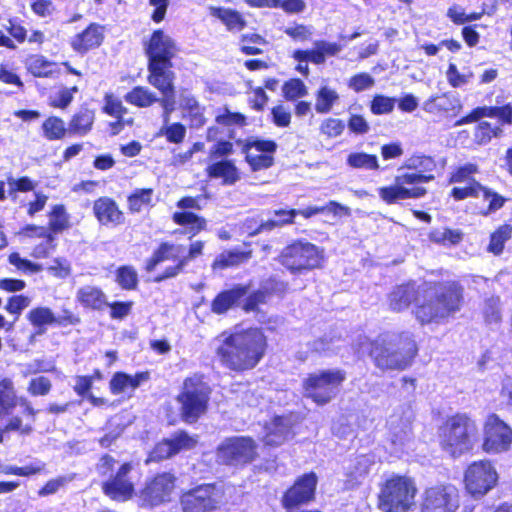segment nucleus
<instances>
[{
	"mask_svg": "<svg viewBox=\"0 0 512 512\" xmlns=\"http://www.w3.org/2000/svg\"><path fill=\"white\" fill-rule=\"evenodd\" d=\"M216 355L227 368L235 371L252 369L263 357L266 338L259 329L221 334L217 340Z\"/></svg>",
	"mask_w": 512,
	"mask_h": 512,
	"instance_id": "nucleus-1",
	"label": "nucleus"
},
{
	"mask_svg": "<svg viewBox=\"0 0 512 512\" xmlns=\"http://www.w3.org/2000/svg\"><path fill=\"white\" fill-rule=\"evenodd\" d=\"M417 345L411 333L403 332L389 338L379 337L370 341L360 337L356 344L359 357L370 355L374 364L382 370H404L412 364Z\"/></svg>",
	"mask_w": 512,
	"mask_h": 512,
	"instance_id": "nucleus-2",
	"label": "nucleus"
},
{
	"mask_svg": "<svg viewBox=\"0 0 512 512\" xmlns=\"http://www.w3.org/2000/svg\"><path fill=\"white\" fill-rule=\"evenodd\" d=\"M463 289L455 282L438 284L424 290L423 300L415 308L416 319L421 324L440 323L460 310Z\"/></svg>",
	"mask_w": 512,
	"mask_h": 512,
	"instance_id": "nucleus-3",
	"label": "nucleus"
},
{
	"mask_svg": "<svg viewBox=\"0 0 512 512\" xmlns=\"http://www.w3.org/2000/svg\"><path fill=\"white\" fill-rule=\"evenodd\" d=\"M476 422L465 414L449 418L441 429L440 444L453 457L470 451L477 439Z\"/></svg>",
	"mask_w": 512,
	"mask_h": 512,
	"instance_id": "nucleus-4",
	"label": "nucleus"
},
{
	"mask_svg": "<svg viewBox=\"0 0 512 512\" xmlns=\"http://www.w3.org/2000/svg\"><path fill=\"white\" fill-rule=\"evenodd\" d=\"M417 488L406 476H392L380 487L378 507L383 512H408L415 504Z\"/></svg>",
	"mask_w": 512,
	"mask_h": 512,
	"instance_id": "nucleus-5",
	"label": "nucleus"
},
{
	"mask_svg": "<svg viewBox=\"0 0 512 512\" xmlns=\"http://www.w3.org/2000/svg\"><path fill=\"white\" fill-rule=\"evenodd\" d=\"M209 398L210 389L202 376L194 375L186 378L182 392L177 396L184 421L188 423L197 421L206 412Z\"/></svg>",
	"mask_w": 512,
	"mask_h": 512,
	"instance_id": "nucleus-6",
	"label": "nucleus"
},
{
	"mask_svg": "<svg viewBox=\"0 0 512 512\" xmlns=\"http://www.w3.org/2000/svg\"><path fill=\"white\" fill-rule=\"evenodd\" d=\"M324 251L316 245L298 240L286 246L280 256L279 262L291 273H302L321 266Z\"/></svg>",
	"mask_w": 512,
	"mask_h": 512,
	"instance_id": "nucleus-7",
	"label": "nucleus"
},
{
	"mask_svg": "<svg viewBox=\"0 0 512 512\" xmlns=\"http://www.w3.org/2000/svg\"><path fill=\"white\" fill-rule=\"evenodd\" d=\"M345 374L341 370H323L309 374L303 381V393L319 405L330 402L338 393Z\"/></svg>",
	"mask_w": 512,
	"mask_h": 512,
	"instance_id": "nucleus-8",
	"label": "nucleus"
},
{
	"mask_svg": "<svg viewBox=\"0 0 512 512\" xmlns=\"http://www.w3.org/2000/svg\"><path fill=\"white\" fill-rule=\"evenodd\" d=\"M433 179V175L402 173L395 177L392 185L379 187L377 191L379 197L386 204H394L399 200L415 199L424 196L426 189L418 185Z\"/></svg>",
	"mask_w": 512,
	"mask_h": 512,
	"instance_id": "nucleus-9",
	"label": "nucleus"
},
{
	"mask_svg": "<svg viewBox=\"0 0 512 512\" xmlns=\"http://www.w3.org/2000/svg\"><path fill=\"white\" fill-rule=\"evenodd\" d=\"M511 446L512 428L498 415H488L483 425V451L500 454L509 451Z\"/></svg>",
	"mask_w": 512,
	"mask_h": 512,
	"instance_id": "nucleus-10",
	"label": "nucleus"
},
{
	"mask_svg": "<svg viewBox=\"0 0 512 512\" xmlns=\"http://www.w3.org/2000/svg\"><path fill=\"white\" fill-rule=\"evenodd\" d=\"M223 503V492L214 484H204L183 494V512H213Z\"/></svg>",
	"mask_w": 512,
	"mask_h": 512,
	"instance_id": "nucleus-11",
	"label": "nucleus"
},
{
	"mask_svg": "<svg viewBox=\"0 0 512 512\" xmlns=\"http://www.w3.org/2000/svg\"><path fill=\"white\" fill-rule=\"evenodd\" d=\"M458 507L457 489L453 485H437L424 491L420 512H455Z\"/></svg>",
	"mask_w": 512,
	"mask_h": 512,
	"instance_id": "nucleus-12",
	"label": "nucleus"
},
{
	"mask_svg": "<svg viewBox=\"0 0 512 512\" xmlns=\"http://www.w3.org/2000/svg\"><path fill=\"white\" fill-rule=\"evenodd\" d=\"M498 474L489 461H477L468 466L464 482L467 491L473 496H483L497 483Z\"/></svg>",
	"mask_w": 512,
	"mask_h": 512,
	"instance_id": "nucleus-13",
	"label": "nucleus"
},
{
	"mask_svg": "<svg viewBox=\"0 0 512 512\" xmlns=\"http://www.w3.org/2000/svg\"><path fill=\"white\" fill-rule=\"evenodd\" d=\"M276 150L277 144L274 141L259 138H249L242 145L245 160L253 171L270 168Z\"/></svg>",
	"mask_w": 512,
	"mask_h": 512,
	"instance_id": "nucleus-14",
	"label": "nucleus"
},
{
	"mask_svg": "<svg viewBox=\"0 0 512 512\" xmlns=\"http://www.w3.org/2000/svg\"><path fill=\"white\" fill-rule=\"evenodd\" d=\"M256 445L249 437H231L218 447L217 457L225 464L246 463L254 459Z\"/></svg>",
	"mask_w": 512,
	"mask_h": 512,
	"instance_id": "nucleus-15",
	"label": "nucleus"
},
{
	"mask_svg": "<svg viewBox=\"0 0 512 512\" xmlns=\"http://www.w3.org/2000/svg\"><path fill=\"white\" fill-rule=\"evenodd\" d=\"M175 477L167 472L156 475L140 490L138 497L141 506H156L168 501L174 489Z\"/></svg>",
	"mask_w": 512,
	"mask_h": 512,
	"instance_id": "nucleus-16",
	"label": "nucleus"
},
{
	"mask_svg": "<svg viewBox=\"0 0 512 512\" xmlns=\"http://www.w3.org/2000/svg\"><path fill=\"white\" fill-rule=\"evenodd\" d=\"M413 412L410 407H401L388 419L389 437L394 447L393 452L399 453L410 442L412 436Z\"/></svg>",
	"mask_w": 512,
	"mask_h": 512,
	"instance_id": "nucleus-17",
	"label": "nucleus"
},
{
	"mask_svg": "<svg viewBox=\"0 0 512 512\" xmlns=\"http://www.w3.org/2000/svg\"><path fill=\"white\" fill-rule=\"evenodd\" d=\"M466 184L467 187H454L451 191V196L458 201L469 197H482L485 201L489 202L487 209L481 212L484 216H488L496 212L502 208L506 202V199L503 196L482 186L479 182H470Z\"/></svg>",
	"mask_w": 512,
	"mask_h": 512,
	"instance_id": "nucleus-18",
	"label": "nucleus"
},
{
	"mask_svg": "<svg viewBox=\"0 0 512 512\" xmlns=\"http://www.w3.org/2000/svg\"><path fill=\"white\" fill-rule=\"evenodd\" d=\"M148 64H172L177 52L174 40L162 30L153 32L146 48Z\"/></svg>",
	"mask_w": 512,
	"mask_h": 512,
	"instance_id": "nucleus-19",
	"label": "nucleus"
},
{
	"mask_svg": "<svg viewBox=\"0 0 512 512\" xmlns=\"http://www.w3.org/2000/svg\"><path fill=\"white\" fill-rule=\"evenodd\" d=\"M317 484V477L314 473L305 474L285 493L283 506L293 508L313 499Z\"/></svg>",
	"mask_w": 512,
	"mask_h": 512,
	"instance_id": "nucleus-20",
	"label": "nucleus"
},
{
	"mask_svg": "<svg viewBox=\"0 0 512 512\" xmlns=\"http://www.w3.org/2000/svg\"><path fill=\"white\" fill-rule=\"evenodd\" d=\"M131 470V464L124 463L113 478L103 483L102 489L104 494L116 501L130 499L134 493V485L127 478V475Z\"/></svg>",
	"mask_w": 512,
	"mask_h": 512,
	"instance_id": "nucleus-21",
	"label": "nucleus"
},
{
	"mask_svg": "<svg viewBox=\"0 0 512 512\" xmlns=\"http://www.w3.org/2000/svg\"><path fill=\"white\" fill-rule=\"evenodd\" d=\"M197 443V440L185 432H179L170 439H165L158 443L149 455L148 462L161 461L167 459L181 450L191 449Z\"/></svg>",
	"mask_w": 512,
	"mask_h": 512,
	"instance_id": "nucleus-22",
	"label": "nucleus"
},
{
	"mask_svg": "<svg viewBox=\"0 0 512 512\" xmlns=\"http://www.w3.org/2000/svg\"><path fill=\"white\" fill-rule=\"evenodd\" d=\"M172 66V64H148V82L161 94L175 92V74L171 70Z\"/></svg>",
	"mask_w": 512,
	"mask_h": 512,
	"instance_id": "nucleus-23",
	"label": "nucleus"
},
{
	"mask_svg": "<svg viewBox=\"0 0 512 512\" xmlns=\"http://www.w3.org/2000/svg\"><path fill=\"white\" fill-rule=\"evenodd\" d=\"M148 379V372L136 373L133 376L123 372H116L110 380L109 388L111 393L114 395L133 392Z\"/></svg>",
	"mask_w": 512,
	"mask_h": 512,
	"instance_id": "nucleus-24",
	"label": "nucleus"
},
{
	"mask_svg": "<svg viewBox=\"0 0 512 512\" xmlns=\"http://www.w3.org/2000/svg\"><path fill=\"white\" fill-rule=\"evenodd\" d=\"M291 436V421L286 417H275L265 426L264 443L279 446Z\"/></svg>",
	"mask_w": 512,
	"mask_h": 512,
	"instance_id": "nucleus-25",
	"label": "nucleus"
},
{
	"mask_svg": "<svg viewBox=\"0 0 512 512\" xmlns=\"http://www.w3.org/2000/svg\"><path fill=\"white\" fill-rule=\"evenodd\" d=\"M102 40L103 32L101 26L90 24L84 31L72 38L71 46L75 51L85 53L90 49L98 47Z\"/></svg>",
	"mask_w": 512,
	"mask_h": 512,
	"instance_id": "nucleus-26",
	"label": "nucleus"
},
{
	"mask_svg": "<svg viewBox=\"0 0 512 512\" xmlns=\"http://www.w3.org/2000/svg\"><path fill=\"white\" fill-rule=\"evenodd\" d=\"M206 173L210 178L221 179L224 185H233L240 179V173L232 160H220L209 164Z\"/></svg>",
	"mask_w": 512,
	"mask_h": 512,
	"instance_id": "nucleus-27",
	"label": "nucleus"
},
{
	"mask_svg": "<svg viewBox=\"0 0 512 512\" xmlns=\"http://www.w3.org/2000/svg\"><path fill=\"white\" fill-rule=\"evenodd\" d=\"M185 247L181 244L163 242L154 251L152 257L147 261L146 270L151 272L155 267L164 261L173 260L177 263L183 257Z\"/></svg>",
	"mask_w": 512,
	"mask_h": 512,
	"instance_id": "nucleus-28",
	"label": "nucleus"
},
{
	"mask_svg": "<svg viewBox=\"0 0 512 512\" xmlns=\"http://www.w3.org/2000/svg\"><path fill=\"white\" fill-rule=\"evenodd\" d=\"M460 108V102L457 97L450 94H442L430 97L424 102L423 109L436 116H444L449 113H455Z\"/></svg>",
	"mask_w": 512,
	"mask_h": 512,
	"instance_id": "nucleus-29",
	"label": "nucleus"
},
{
	"mask_svg": "<svg viewBox=\"0 0 512 512\" xmlns=\"http://www.w3.org/2000/svg\"><path fill=\"white\" fill-rule=\"evenodd\" d=\"M93 210L100 223L104 225H119L123 222V213L114 201L109 198H100L95 201Z\"/></svg>",
	"mask_w": 512,
	"mask_h": 512,
	"instance_id": "nucleus-30",
	"label": "nucleus"
},
{
	"mask_svg": "<svg viewBox=\"0 0 512 512\" xmlns=\"http://www.w3.org/2000/svg\"><path fill=\"white\" fill-rule=\"evenodd\" d=\"M76 300L84 308L102 310L108 305L105 293L98 287L85 285L76 292Z\"/></svg>",
	"mask_w": 512,
	"mask_h": 512,
	"instance_id": "nucleus-31",
	"label": "nucleus"
},
{
	"mask_svg": "<svg viewBox=\"0 0 512 512\" xmlns=\"http://www.w3.org/2000/svg\"><path fill=\"white\" fill-rule=\"evenodd\" d=\"M245 286L237 285L230 290L219 293L212 302L211 310L216 314H223L233 307L241 298L247 295Z\"/></svg>",
	"mask_w": 512,
	"mask_h": 512,
	"instance_id": "nucleus-32",
	"label": "nucleus"
},
{
	"mask_svg": "<svg viewBox=\"0 0 512 512\" xmlns=\"http://www.w3.org/2000/svg\"><path fill=\"white\" fill-rule=\"evenodd\" d=\"M205 243L203 241H194L191 243L189 247V251L187 255L183 254V257L179 260V262L174 265L167 267L162 275H159L155 281L160 282L168 278H172L177 276L180 272L183 271L185 266L188 264L190 260L197 258L202 255Z\"/></svg>",
	"mask_w": 512,
	"mask_h": 512,
	"instance_id": "nucleus-33",
	"label": "nucleus"
},
{
	"mask_svg": "<svg viewBox=\"0 0 512 512\" xmlns=\"http://www.w3.org/2000/svg\"><path fill=\"white\" fill-rule=\"evenodd\" d=\"M416 289L414 284L400 285L389 295V307L391 310L400 312L409 307L415 299Z\"/></svg>",
	"mask_w": 512,
	"mask_h": 512,
	"instance_id": "nucleus-34",
	"label": "nucleus"
},
{
	"mask_svg": "<svg viewBox=\"0 0 512 512\" xmlns=\"http://www.w3.org/2000/svg\"><path fill=\"white\" fill-rule=\"evenodd\" d=\"M209 12L211 16L218 18L229 31L239 32L246 25L242 15L235 10L211 6Z\"/></svg>",
	"mask_w": 512,
	"mask_h": 512,
	"instance_id": "nucleus-35",
	"label": "nucleus"
},
{
	"mask_svg": "<svg viewBox=\"0 0 512 512\" xmlns=\"http://www.w3.org/2000/svg\"><path fill=\"white\" fill-rule=\"evenodd\" d=\"M55 247V236L43 227L34 226V257L48 256Z\"/></svg>",
	"mask_w": 512,
	"mask_h": 512,
	"instance_id": "nucleus-36",
	"label": "nucleus"
},
{
	"mask_svg": "<svg viewBox=\"0 0 512 512\" xmlns=\"http://www.w3.org/2000/svg\"><path fill=\"white\" fill-rule=\"evenodd\" d=\"M17 405L13 382L9 378L0 379V418L10 415Z\"/></svg>",
	"mask_w": 512,
	"mask_h": 512,
	"instance_id": "nucleus-37",
	"label": "nucleus"
},
{
	"mask_svg": "<svg viewBox=\"0 0 512 512\" xmlns=\"http://www.w3.org/2000/svg\"><path fill=\"white\" fill-rule=\"evenodd\" d=\"M71 227L70 216L63 205H55L48 215V232L53 235Z\"/></svg>",
	"mask_w": 512,
	"mask_h": 512,
	"instance_id": "nucleus-38",
	"label": "nucleus"
},
{
	"mask_svg": "<svg viewBox=\"0 0 512 512\" xmlns=\"http://www.w3.org/2000/svg\"><path fill=\"white\" fill-rule=\"evenodd\" d=\"M219 127H210L207 130V140L216 143L209 150V160L213 161L218 158L227 157L233 152V144L218 138Z\"/></svg>",
	"mask_w": 512,
	"mask_h": 512,
	"instance_id": "nucleus-39",
	"label": "nucleus"
},
{
	"mask_svg": "<svg viewBox=\"0 0 512 512\" xmlns=\"http://www.w3.org/2000/svg\"><path fill=\"white\" fill-rule=\"evenodd\" d=\"M94 122V112L87 108H81L75 115H73L68 131L77 135L87 134Z\"/></svg>",
	"mask_w": 512,
	"mask_h": 512,
	"instance_id": "nucleus-40",
	"label": "nucleus"
},
{
	"mask_svg": "<svg viewBox=\"0 0 512 512\" xmlns=\"http://www.w3.org/2000/svg\"><path fill=\"white\" fill-rule=\"evenodd\" d=\"M251 257V251L244 252L239 250L224 251L216 257L212 264V268L225 269L228 267L239 265L247 261Z\"/></svg>",
	"mask_w": 512,
	"mask_h": 512,
	"instance_id": "nucleus-41",
	"label": "nucleus"
},
{
	"mask_svg": "<svg viewBox=\"0 0 512 512\" xmlns=\"http://www.w3.org/2000/svg\"><path fill=\"white\" fill-rule=\"evenodd\" d=\"M173 221L178 225L188 226L187 233L190 234V238L204 230L206 226L205 219L192 212H176L173 214Z\"/></svg>",
	"mask_w": 512,
	"mask_h": 512,
	"instance_id": "nucleus-42",
	"label": "nucleus"
},
{
	"mask_svg": "<svg viewBox=\"0 0 512 512\" xmlns=\"http://www.w3.org/2000/svg\"><path fill=\"white\" fill-rule=\"evenodd\" d=\"M126 102L138 107H149L158 102L156 95L148 88L137 86L125 95Z\"/></svg>",
	"mask_w": 512,
	"mask_h": 512,
	"instance_id": "nucleus-43",
	"label": "nucleus"
},
{
	"mask_svg": "<svg viewBox=\"0 0 512 512\" xmlns=\"http://www.w3.org/2000/svg\"><path fill=\"white\" fill-rule=\"evenodd\" d=\"M338 99L339 95L334 89L323 86L317 92L315 110L322 114L328 113Z\"/></svg>",
	"mask_w": 512,
	"mask_h": 512,
	"instance_id": "nucleus-44",
	"label": "nucleus"
},
{
	"mask_svg": "<svg viewBox=\"0 0 512 512\" xmlns=\"http://www.w3.org/2000/svg\"><path fill=\"white\" fill-rule=\"evenodd\" d=\"M512 236V225H501L495 232L491 234L488 251L494 255H499L504 249V244Z\"/></svg>",
	"mask_w": 512,
	"mask_h": 512,
	"instance_id": "nucleus-45",
	"label": "nucleus"
},
{
	"mask_svg": "<svg viewBox=\"0 0 512 512\" xmlns=\"http://www.w3.org/2000/svg\"><path fill=\"white\" fill-rule=\"evenodd\" d=\"M42 131L47 139L58 140L65 136L67 129L62 119L52 116L43 122Z\"/></svg>",
	"mask_w": 512,
	"mask_h": 512,
	"instance_id": "nucleus-46",
	"label": "nucleus"
},
{
	"mask_svg": "<svg viewBox=\"0 0 512 512\" xmlns=\"http://www.w3.org/2000/svg\"><path fill=\"white\" fill-rule=\"evenodd\" d=\"M347 164L352 168L376 170L379 168L378 160L375 155L366 153H351L347 157Z\"/></svg>",
	"mask_w": 512,
	"mask_h": 512,
	"instance_id": "nucleus-47",
	"label": "nucleus"
},
{
	"mask_svg": "<svg viewBox=\"0 0 512 512\" xmlns=\"http://www.w3.org/2000/svg\"><path fill=\"white\" fill-rule=\"evenodd\" d=\"M55 322H58V320L49 308L34 309V336L43 334L46 330L45 326Z\"/></svg>",
	"mask_w": 512,
	"mask_h": 512,
	"instance_id": "nucleus-48",
	"label": "nucleus"
},
{
	"mask_svg": "<svg viewBox=\"0 0 512 512\" xmlns=\"http://www.w3.org/2000/svg\"><path fill=\"white\" fill-rule=\"evenodd\" d=\"M463 238V233L460 230L452 229H436L430 233V240L439 244L456 245Z\"/></svg>",
	"mask_w": 512,
	"mask_h": 512,
	"instance_id": "nucleus-49",
	"label": "nucleus"
},
{
	"mask_svg": "<svg viewBox=\"0 0 512 512\" xmlns=\"http://www.w3.org/2000/svg\"><path fill=\"white\" fill-rule=\"evenodd\" d=\"M152 195H153L152 189L136 190L128 198L129 209L134 213L140 212L143 208H145L151 204Z\"/></svg>",
	"mask_w": 512,
	"mask_h": 512,
	"instance_id": "nucleus-50",
	"label": "nucleus"
},
{
	"mask_svg": "<svg viewBox=\"0 0 512 512\" xmlns=\"http://www.w3.org/2000/svg\"><path fill=\"white\" fill-rule=\"evenodd\" d=\"M282 92L284 97L290 101L305 97L308 94L307 87L300 79H290L285 82L282 87Z\"/></svg>",
	"mask_w": 512,
	"mask_h": 512,
	"instance_id": "nucleus-51",
	"label": "nucleus"
},
{
	"mask_svg": "<svg viewBox=\"0 0 512 512\" xmlns=\"http://www.w3.org/2000/svg\"><path fill=\"white\" fill-rule=\"evenodd\" d=\"M77 92L78 88L76 86L71 88L62 87L49 97V104L56 108H65L71 103L74 94Z\"/></svg>",
	"mask_w": 512,
	"mask_h": 512,
	"instance_id": "nucleus-52",
	"label": "nucleus"
},
{
	"mask_svg": "<svg viewBox=\"0 0 512 512\" xmlns=\"http://www.w3.org/2000/svg\"><path fill=\"white\" fill-rule=\"evenodd\" d=\"M59 71L57 63L48 61L42 56L34 58V77H53Z\"/></svg>",
	"mask_w": 512,
	"mask_h": 512,
	"instance_id": "nucleus-53",
	"label": "nucleus"
},
{
	"mask_svg": "<svg viewBox=\"0 0 512 512\" xmlns=\"http://www.w3.org/2000/svg\"><path fill=\"white\" fill-rule=\"evenodd\" d=\"M478 172V166L472 163L464 164L456 169L450 177V183L461 184L477 182L473 175Z\"/></svg>",
	"mask_w": 512,
	"mask_h": 512,
	"instance_id": "nucleus-54",
	"label": "nucleus"
},
{
	"mask_svg": "<svg viewBox=\"0 0 512 512\" xmlns=\"http://www.w3.org/2000/svg\"><path fill=\"white\" fill-rule=\"evenodd\" d=\"M180 106L193 115L198 123H203V116L198 101L187 90L180 93Z\"/></svg>",
	"mask_w": 512,
	"mask_h": 512,
	"instance_id": "nucleus-55",
	"label": "nucleus"
},
{
	"mask_svg": "<svg viewBox=\"0 0 512 512\" xmlns=\"http://www.w3.org/2000/svg\"><path fill=\"white\" fill-rule=\"evenodd\" d=\"M117 282L123 289H134L138 282L136 270L131 266L120 267L117 271Z\"/></svg>",
	"mask_w": 512,
	"mask_h": 512,
	"instance_id": "nucleus-56",
	"label": "nucleus"
},
{
	"mask_svg": "<svg viewBox=\"0 0 512 512\" xmlns=\"http://www.w3.org/2000/svg\"><path fill=\"white\" fill-rule=\"evenodd\" d=\"M345 129V123L338 118H326L320 125L321 134L328 138H336L340 136Z\"/></svg>",
	"mask_w": 512,
	"mask_h": 512,
	"instance_id": "nucleus-57",
	"label": "nucleus"
},
{
	"mask_svg": "<svg viewBox=\"0 0 512 512\" xmlns=\"http://www.w3.org/2000/svg\"><path fill=\"white\" fill-rule=\"evenodd\" d=\"M395 103V98L376 95L371 102V112L375 115L388 114L393 111Z\"/></svg>",
	"mask_w": 512,
	"mask_h": 512,
	"instance_id": "nucleus-58",
	"label": "nucleus"
},
{
	"mask_svg": "<svg viewBox=\"0 0 512 512\" xmlns=\"http://www.w3.org/2000/svg\"><path fill=\"white\" fill-rule=\"evenodd\" d=\"M502 133L500 127H492L490 123L480 122L475 131V139L480 144L489 142L493 137H498Z\"/></svg>",
	"mask_w": 512,
	"mask_h": 512,
	"instance_id": "nucleus-59",
	"label": "nucleus"
},
{
	"mask_svg": "<svg viewBox=\"0 0 512 512\" xmlns=\"http://www.w3.org/2000/svg\"><path fill=\"white\" fill-rule=\"evenodd\" d=\"M30 304V299L24 295H13L7 299L5 310L18 319L22 311Z\"/></svg>",
	"mask_w": 512,
	"mask_h": 512,
	"instance_id": "nucleus-60",
	"label": "nucleus"
},
{
	"mask_svg": "<svg viewBox=\"0 0 512 512\" xmlns=\"http://www.w3.org/2000/svg\"><path fill=\"white\" fill-rule=\"evenodd\" d=\"M298 214L297 210H275L274 218L269 219L265 224L264 228L271 229L276 226H282L293 222L294 217Z\"/></svg>",
	"mask_w": 512,
	"mask_h": 512,
	"instance_id": "nucleus-61",
	"label": "nucleus"
},
{
	"mask_svg": "<svg viewBox=\"0 0 512 512\" xmlns=\"http://www.w3.org/2000/svg\"><path fill=\"white\" fill-rule=\"evenodd\" d=\"M161 134L164 135L171 143H181L186 136V128L180 123L165 124L161 129Z\"/></svg>",
	"mask_w": 512,
	"mask_h": 512,
	"instance_id": "nucleus-62",
	"label": "nucleus"
},
{
	"mask_svg": "<svg viewBox=\"0 0 512 512\" xmlns=\"http://www.w3.org/2000/svg\"><path fill=\"white\" fill-rule=\"evenodd\" d=\"M500 300L498 297H490L485 301L484 304V318L488 324H497L501 319L500 309H499Z\"/></svg>",
	"mask_w": 512,
	"mask_h": 512,
	"instance_id": "nucleus-63",
	"label": "nucleus"
},
{
	"mask_svg": "<svg viewBox=\"0 0 512 512\" xmlns=\"http://www.w3.org/2000/svg\"><path fill=\"white\" fill-rule=\"evenodd\" d=\"M375 84L374 78L368 73H359L349 79L348 87L355 92L371 88Z\"/></svg>",
	"mask_w": 512,
	"mask_h": 512,
	"instance_id": "nucleus-64",
	"label": "nucleus"
}]
</instances>
